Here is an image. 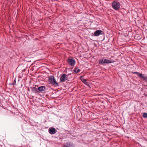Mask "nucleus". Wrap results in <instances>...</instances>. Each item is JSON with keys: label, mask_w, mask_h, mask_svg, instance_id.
<instances>
[{"label": "nucleus", "mask_w": 147, "mask_h": 147, "mask_svg": "<svg viewBox=\"0 0 147 147\" xmlns=\"http://www.w3.org/2000/svg\"><path fill=\"white\" fill-rule=\"evenodd\" d=\"M103 32L102 30H98L95 32L94 33V35L95 36H98L100 34H102Z\"/></svg>", "instance_id": "nucleus-8"}, {"label": "nucleus", "mask_w": 147, "mask_h": 147, "mask_svg": "<svg viewBox=\"0 0 147 147\" xmlns=\"http://www.w3.org/2000/svg\"><path fill=\"white\" fill-rule=\"evenodd\" d=\"M71 75V74H69L67 75L65 74H62L61 76L60 81L62 82H64L66 80L69 81L70 79V76Z\"/></svg>", "instance_id": "nucleus-2"}, {"label": "nucleus", "mask_w": 147, "mask_h": 147, "mask_svg": "<svg viewBox=\"0 0 147 147\" xmlns=\"http://www.w3.org/2000/svg\"><path fill=\"white\" fill-rule=\"evenodd\" d=\"M67 61L69 65L72 66H74L76 63V61L74 59L68 58Z\"/></svg>", "instance_id": "nucleus-5"}, {"label": "nucleus", "mask_w": 147, "mask_h": 147, "mask_svg": "<svg viewBox=\"0 0 147 147\" xmlns=\"http://www.w3.org/2000/svg\"><path fill=\"white\" fill-rule=\"evenodd\" d=\"M48 82L49 84H51L54 87H57L58 86V84L56 82L53 76H49L48 79Z\"/></svg>", "instance_id": "nucleus-1"}, {"label": "nucleus", "mask_w": 147, "mask_h": 147, "mask_svg": "<svg viewBox=\"0 0 147 147\" xmlns=\"http://www.w3.org/2000/svg\"><path fill=\"white\" fill-rule=\"evenodd\" d=\"M30 88L32 89V92L36 93L39 92L38 91V89L36 88V87H31Z\"/></svg>", "instance_id": "nucleus-11"}, {"label": "nucleus", "mask_w": 147, "mask_h": 147, "mask_svg": "<svg viewBox=\"0 0 147 147\" xmlns=\"http://www.w3.org/2000/svg\"><path fill=\"white\" fill-rule=\"evenodd\" d=\"M80 79L85 84L87 85L88 83L86 82V80L84 79L82 77H80Z\"/></svg>", "instance_id": "nucleus-12"}, {"label": "nucleus", "mask_w": 147, "mask_h": 147, "mask_svg": "<svg viewBox=\"0 0 147 147\" xmlns=\"http://www.w3.org/2000/svg\"><path fill=\"white\" fill-rule=\"evenodd\" d=\"M143 117L145 118L147 117V113H144L143 114Z\"/></svg>", "instance_id": "nucleus-14"}, {"label": "nucleus", "mask_w": 147, "mask_h": 147, "mask_svg": "<svg viewBox=\"0 0 147 147\" xmlns=\"http://www.w3.org/2000/svg\"><path fill=\"white\" fill-rule=\"evenodd\" d=\"M95 122L94 121H92V123H95Z\"/></svg>", "instance_id": "nucleus-16"}, {"label": "nucleus", "mask_w": 147, "mask_h": 147, "mask_svg": "<svg viewBox=\"0 0 147 147\" xmlns=\"http://www.w3.org/2000/svg\"><path fill=\"white\" fill-rule=\"evenodd\" d=\"M133 73L135 74H136L137 75L138 77L139 76V75H140V74L141 73H140L139 72H133Z\"/></svg>", "instance_id": "nucleus-15"}, {"label": "nucleus", "mask_w": 147, "mask_h": 147, "mask_svg": "<svg viewBox=\"0 0 147 147\" xmlns=\"http://www.w3.org/2000/svg\"><path fill=\"white\" fill-rule=\"evenodd\" d=\"M80 71V69H78L77 68H75L74 70V71L76 73H78Z\"/></svg>", "instance_id": "nucleus-13"}, {"label": "nucleus", "mask_w": 147, "mask_h": 147, "mask_svg": "<svg viewBox=\"0 0 147 147\" xmlns=\"http://www.w3.org/2000/svg\"><path fill=\"white\" fill-rule=\"evenodd\" d=\"M112 8L116 10H118L120 8L121 4L117 1H113L112 3Z\"/></svg>", "instance_id": "nucleus-3"}, {"label": "nucleus", "mask_w": 147, "mask_h": 147, "mask_svg": "<svg viewBox=\"0 0 147 147\" xmlns=\"http://www.w3.org/2000/svg\"><path fill=\"white\" fill-rule=\"evenodd\" d=\"M62 147H75V146L71 142H67L63 145Z\"/></svg>", "instance_id": "nucleus-6"}, {"label": "nucleus", "mask_w": 147, "mask_h": 147, "mask_svg": "<svg viewBox=\"0 0 147 147\" xmlns=\"http://www.w3.org/2000/svg\"><path fill=\"white\" fill-rule=\"evenodd\" d=\"M57 131L53 127L50 128L49 129V133L51 134H55Z\"/></svg>", "instance_id": "nucleus-9"}, {"label": "nucleus", "mask_w": 147, "mask_h": 147, "mask_svg": "<svg viewBox=\"0 0 147 147\" xmlns=\"http://www.w3.org/2000/svg\"><path fill=\"white\" fill-rule=\"evenodd\" d=\"M46 87L44 86H40L38 88V91L39 92H42L46 90Z\"/></svg>", "instance_id": "nucleus-10"}, {"label": "nucleus", "mask_w": 147, "mask_h": 147, "mask_svg": "<svg viewBox=\"0 0 147 147\" xmlns=\"http://www.w3.org/2000/svg\"><path fill=\"white\" fill-rule=\"evenodd\" d=\"M139 77L140 78L141 80L145 81L146 82L147 81V76L144 74H140Z\"/></svg>", "instance_id": "nucleus-7"}, {"label": "nucleus", "mask_w": 147, "mask_h": 147, "mask_svg": "<svg viewBox=\"0 0 147 147\" xmlns=\"http://www.w3.org/2000/svg\"><path fill=\"white\" fill-rule=\"evenodd\" d=\"M16 82H15V83H13V85H14V84H16Z\"/></svg>", "instance_id": "nucleus-17"}, {"label": "nucleus", "mask_w": 147, "mask_h": 147, "mask_svg": "<svg viewBox=\"0 0 147 147\" xmlns=\"http://www.w3.org/2000/svg\"><path fill=\"white\" fill-rule=\"evenodd\" d=\"M114 60L113 59L109 60L107 59H100L99 60V63L100 64L104 65V63H109L114 62Z\"/></svg>", "instance_id": "nucleus-4"}]
</instances>
